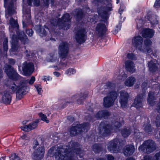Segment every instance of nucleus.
<instances>
[{
  "label": "nucleus",
  "mask_w": 160,
  "mask_h": 160,
  "mask_svg": "<svg viewBox=\"0 0 160 160\" xmlns=\"http://www.w3.org/2000/svg\"><path fill=\"white\" fill-rule=\"evenodd\" d=\"M68 148L59 144L52 147L48 151L50 155L55 156L56 160H75V154L81 158L84 155L83 151L81 149L79 144L77 142H70Z\"/></svg>",
  "instance_id": "nucleus-1"
},
{
  "label": "nucleus",
  "mask_w": 160,
  "mask_h": 160,
  "mask_svg": "<svg viewBox=\"0 0 160 160\" xmlns=\"http://www.w3.org/2000/svg\"><path fill=\"white\" fill-rule=\"evenodd\" d=\"M71 18L68 13L64 14L61 19L57 17L55 19L52 18L50 22L51 24L54 26H58L60 29L67 30L70 27Z\"/></svg>",
  "instance_id": "nucleus-2"
},
{
  "label": "nucleus",
  "mask_w": 160,
  "mask_h": 160,
  "mask_svg": "<svg viewBox=\"0 0 160 160\" xmlns=\"http://www.w3.org/2000/svg\"><path fill=\"white\" fill-rule=\"evenodd\" d=\"M35 80V78L34 76L32 77L30 80H21L20 82L19 88L16 92V98L20 99L22 97L23 95L26 94L28 92L26 91L27 89V84L28 83L30 85H32Z\"/></svg>",
  "instance_id": "nucleus-3"
},
{
  "label": "nucleus",
  "mask_w": 160,
  "mask_h": 160,
  "mask_svg": "<svg viewBox=\"0 0 160 160\" xmlns=\"http://www.w3.org/2000/svg\"><path fill=\"white\" fill-rule=\"evenodd\" d=\"M139 150L144 153H149L156 149V145L152 140L145 141L143 144L139 147Z\"/></svg>",
  "instance_id": "nucleus-4"
},
{
  "label": "nucleus",
  "mask_w": 160,
  "mask_h": 160,
  "mask_svg": "<svg viewBox=\"0 0 160 160\" xmlns=\"http://www.w3.org/2000/svg\"><path fill=\"white\" fill-rule=\"evenodd\" d=\"M90 128L88 123L83 124H77L76 126H72L70 129V134L75 136L83 132H87Z\"/></svg>",
  "instance_id": "nucleus-5"
},
{
  "label": "nucleus",
  "mask_w": 160,
  "mask_h": 160,
  "mask_svg": "<svg viewBox=\"0 0 160 160\" xmlns=\"http://www.w3.org/2000/svg\"><path fill=\"white\" fill-rule=\"evenodd\" d=\"M75 38L77 42L81 44L86 40L87 32L85 28H78L75 32Z\"/></svg>",
  "instance_id": "nucleus-6"
},
{
  "label": "nucleus",
  "mask_w": 160,
  "mask_h": 160,
  "mask_svg": "<svg viewBox=\"0 0 160 160\" xmlns=\"http://www.w3.org/2000/svg\"><path fill=\"white\" fill-rule=\"evenodd\" d=\"M58 54L60 58L64 60L69 52V44L66 42L61 43L58 48Z\"/></svg>",
  "instance_id": "nucleus-7"
},
{
  "label": "nucleus",
  "mask_w": 160,
  "mask_h": 160,
  "mask_svg": "<svg viewBox=\"0 0 160 160\" xmlns=\"http://www.w3.org/2000/svg\"><path fill=\"white\" fill-rule=\"evenodd\" d=\"M4 70L9 78L14 80H17L21 78L13 68L9 65H6L4 67Z\"/></svg>",
  "instance_id": "nucleus-8"
},
{
  "label": "nucleus",
  "mask_w": 160,
  "mask_h": 160,
  "mask_svg": "<svg viewBox=\"0 0 160 160\" xmlns=\"http://www.w3.org/2000/svg\"><path fill=\"white\" fill-rule=\"evenodd\" d=\"M98 4V10H111L112 4L109 0H93Z\"/></svg>",
  "instance_id": "nucleus-9"
},
{
  "label": "nucleus",
  "mask_w": 160,
  "mask_h": 160,
  "mask_svg": "<svg viewBox=\"0 0 160 160\" xmlns=\"http://www.w3.org/2000/svg\"><path fill=\"white\" fill-rule=\"evenodd\" d=\"M118 140L117 139H114L109 142L108 144V149L111 153H117L119 152V146L118 145Z\"/></svg>",
  "instance_id": "nucleus-10"
},
{
  "label": "nucleus",
  "mask_w": 160,
  "mask_h": 160,
  "mask_svg": "<svg viewBox=\"0 0 160 160\" xmlns=\"http://www.w3.org/2000/svg\"><path fill=\"white\" fill-rule=\"evenodd\" d=\"M129 95L126 92L122 90L120 92L119 102L121 106L123 108H126L127 106Z\"/></svg>",
  "instance_id": "nucleus-11"
},
{
  "label": "nucleus",
  "mask_w": 160,
  "mask_h": 160,
  "mask_svg": "<svg viewBox=\"0 0 160 160\" xmlns=\"http://www.w3.org/2000/svg\"><path fill=\"white\" fill-rule=\"evenodd\" d=\"M22 69L25 76L30 75L34 70V66L32 63L25 62L23 64Z\"/></svg>",
  "instance_id": "nucleus-12"
},
{
  "label": "nucleus",
  "mask_w": 160,
  "mask_h": 160,
  "mask_svg": "<svg viewBox=\"0 0 160 160\" xmlns=\"http://www.w3.org/2000/svg\"><path fill=\"white\" fill-rule=\"evenodd\" d=\"M44 153V147L41 146L34 152L32 158L34 160H40L43 158Z\"/></svg>",
  "instance_id": "nucleus-13"
},
{
  "label": "nucleus",
  "mask_w": 160,
  "mask_h": 160,
  "mask_svg": "<svg viewBox=\"0 0 160 160\" xmlns=\"http://www.w3.org/2000/svg\"><path fill=\"white\" fill-rule=\"evenodd\" d=\"M106 28L102 21L98 23L95 28V33L99 37L102 36L105 33Z\"/></svg>",
  "instance_id": "nucleus-14"
},
{
  "label": "nucleus",
  "mask_w": 160,
  "mask_h": 160,
  "mask_svg": "<svg viewBox=\"0 0 160 160\" xmlns=\"http://www.w3.org/2000/svg\"><path fill=\"white\" fill-rule=\"evenodd\" d=\"M0 102L6 105L9 104L12 100V96L8 91H5L2 93Z\"/></svg>",
  "instance_id": "nucleus-15"
},
{
  "label": "nucleus",
  "mask_w": 160,
  "mask_h": 160,
  "mask_svg": "<svg viewBox=\"0 0 160 160\" xmlns=\"http://www.w3.org/2000/svg\"><path fill=\"white\" fill-rule=\"evenodd\" d=\"M110 126L108 124L102 122L100 124L99 133L103 136L106 137L110 133Z\"/></svg>",
  "instance_id": "nucleus-16"
},
{
  "label": "nucleus",
  "mask_w": 160,
  "mask_h": 160,
  "mask_svg": "<svg viewBox=\"0 0 160 160\" xmlns=\"http://www.w3.org/2000/svg\"><path fill=\"white\" fill-rule=\"evenodd\" d=\"M39 122V119L36 120L28 125H24L21 126L20 128L22 130L25 132H29L35 129L37 127Z\"/></svg>",
  "instance_id": "nucleus-17"
},
{
  "label": "nucleus",
  "mask_w": 160,
  "mask_h": 160,
  "mask_svg": "<svg viewBox=\"0 0 160 160\" xmlns=\"http://www.w3.org/2000/svg\"><path fill=\"white\" fill-rule=\"evenodd\" d=\"M4 6L7 10H15L16 9V0H4Z\"/></svg>",
  "instance_id": "nucleus-18"
},
{
  "label": "nucleus",
  "mask_w": 160,
  "mask_h": 160,
  "mask_svg": "<svg viewBox=\"0 0 160 160\" xmlns=\"http://www.w3.org/2000/svg\"><path fill=\"white\" fill-rule=\"evenodd\" d=\"M23 20L22 21L23 26L26 27L31 22L30 11H23Z\"/></svg>",
  "instance_id": "nucleus-19"
},
{
  "label": "nucleus",
  "mask_w": 160,
  "mask_h": 160,
  "mask_svg": "<svg viewBox=\"0 0 160 160\" xmlns=\"http://www.w3.org/2000/svg\"><path fill=\"white\" fill-rule=\"evenodd\" d=\"M144 101L143 95L142 94H139L134 99L133 103V106L137 109L142 107V102Z\"/></svg>",
  "instance_id": "nucleus-20"
},
{
  "label": "nucleus",
  "mask_w": 160,
  "mask_h": 160,
  "mask_svg": "<svg viewBox=\"0 0 160 160\" xmlns=\"http://www.w3.org/2000/svg\"><path fill=\"white\" fill-rule=\"evenodd\" d=\"M125 66L126 70L131 73H133L136 71L135 65L131 60L126 61L125 63Z\"/></svg>",
  "instance_id": "nucleus-21"
},
{
  "label": "nucleus",
  "mask_w": 160,
  "mask_h": 160,
  "mask_svg": "<svg viewBox=\"0 0 160 160\" xmlns=\"http://www.w3.org/2000/svg\"><path fill=\"white\" fill-rule=\"evenodd\" d=\"M102 86L103 88L101 89L102 90L101 91V92L103 94H106L114 88L115 85L114 84L109 82L106 83L103 86Z\"/></svg>",
  "instance_id": "nucleus-22"
},
{
  "label": "nucleus",
  "mask_w": 160,
  "mask_h": 160,
  "mask_svg": "<svg viewBox=\"0 0 160 160\" xmlns=\"http://www.w3.org/2000/svg\"><path fill=\"white\" fill-rule=\"evenodd\" d=\"M135 148L134 146L132 145H127L124 148L123 150L124 155L128 156L132 155L134 152Z\"/></svg>",
  "instance_id": "nucleus-23"
},
{
  "label": "nucleus",
  "mask_w": 160,
  "mask_h": 160,
  "mask_svg": "<svg viewBox=\"0 0 160 160\" xmlns=\"http://www.w3.org/2000/svg\"><path fill=\"white\" fill-rule=\"evenodd\" d=\"M148 64L150 71L153 72L158 70V63L156 59L151 60L148 62Z\"/></svg>",
  "instance_id": "nucleus-24"
},
{
  "label": "nucleus",
  "mask_w": 160,
  "mask_h": 160,
  "mask_svg": "<svg viewBox=\"0 0 160 160\" xmlns=\"http://www.w3.org/2000/svg\"><path fill=\"white\" fill-rule=\"evenodd\" d=\"M143 42L142 37L140 36H135L132 39V43L133 46L136 48Z\"/></svg>",
  "instance_id": "nucleus-25"
},
{
  "label": "nucleus",
  "mask_w": 160,
  "mask_h": 160,
  "mask_svg": "<svg viewBox=\"0 0 160 160\" xmlns=\"http://www.w3.org/2000/svg\"><path fill=\"white\" fill-rule=\"evenodd\" d=\"M17 33L18 34V38L22 43L25 44L28 43L29 40L23 32L21 31L20 32L19 30H17Z\"/></svg>",
  "instance_id": "nucleus-26"
},
{
  "label": "nucleus",
  "mask_w": 160,
  "mask_h": 160,
  "mask_svg": "<svg viewBox=\"0 0 160 160\" xmlns=\"http://www.w3.org/2000/svg\"><path fill=\"white\" fill-rule=\"evenodd\" d=\"M154 31L151 29H146L143 30L142 32V36L144 38H151L154 34Z\"/></svg>",
  "instance_id": "nucleus-27"
},
{
  "label": "nucleus",
  "mask_w": 160,
  "mask_h": 160,
  "mask_svg": "<svg viewBox=\"0 0 160 160\" xmlns=\"http://www.w3.org/2000/svg\"><path fill=\"white\" fill-rule=\"evenodd\" d=\"M114 102L112 99H111L109 97L106 96L103 98V104L105 107H109L113 104Z\"/></svg>",
  "instance_id": "nucleus-28"
},
{
  "label": "nucleus",
  "mask_w": 160,
  "mask_h": 160,
  "mask_svg": "<svg viewBox=\"0 0 160 160\" xmlns=\"http://www.w3.org/2000/svg\"><path fill=\"white\" fill-rule=\"evenodd\" d=\"M145 18L150 21L152 25L156 24L158 23V21L157 20V17L156 16L153 15H151L150 14L148 13L145 17Z\"/></svg>",
  "instance_id": "nucleus-29"
},
{
  "label": "nucleus",
  "mask_w": 160,
  "mask_h": 160,
  "mask_svg": "<svg viewBox=\"0 0 160 160\" xmlns=\"http://www.w3.org/2000/svg\"><path fill=\"white\" fill-rule=\"evenodd\" d=\"M146 46L142 43L139 45L136 48L140 52L143 53H149L151 51V49H150L148 48H147Z\"/></svg>",
  "instance_id": "nucleus-30"
},
{
  "label": "nucleus",
  "mask_w": 160,
  "mask_h": 160,
  "mask_svg": "<svg viewBox=\"0 0 160 160\" xmlns=\"http://www.w3.org/2000/svg\"><path fill=\"white\" fill-rule=\"evenodd\" d=\"M110 115L109 112L107 110H102L99 111L96 114L95 117L97 118L102 117L106 118Z\"/></svg>",
  "instance_id": "nucleus-31"
},
{
  "label": "nucleus",
  "mask_w": 160,
  "mask_h": 160,
  "mask_svg": "<svg viewBox=\"0 0 160 160\" xmlns=\"http://www.w3.org/2000/svg\"><path fill=\"white\" fill-rule=\"evenodd\" d=\"M136 82L135 78L133 77H128L124 82L125 85L128 87L132 86Z\"/></svg>",
  "instance_id": "nucleus-32"
},
{
  "label": "nucleus",
  "mask_w": 160,
  "mask_h": 160,
  "mask_svg": "<svg viewBox=\"0 0 160 160\" xmlns=\"http://www.w3.org/2000/svg\"><path fill=\"white\" fill-rule=\"evenodd\" d=\"M8 38H4L3 44V50L2 51V49L0 48V54H2V53L5 54L7 51L8 49Z\"/></svg>",
  "instance_id": "nucleus-33"
},
{
  "label": "nucleus",
  "mask_w": 160,
  "mask_h": 160,
  "mask_svg": "<svg viewBox=\"0 0 160 160\" xmlns=\"http://www.w3.org/2000/svg\"><path fill=\"white\" fill-rule=\"evenodd\" d=\"M10 24L11 25L12 28H10V31H12L13 28L17 29V30H18L19 25H18L17 21H16L13 18H11L10 20Z\"/></svg>",
  "instance_id": "nucleus-34"
},
{
  "label": "nucleus",
  "mask_w": 160,
  "mask_h": 160,
  "mask_svg": "<svg viewBox=\"0 0 160 160\" xmlns=\"http://www.w3.org/2000/svg\"><path fill=\"white\" fill-rule=\"evenodd\" d=\"M108 11H98V13L100 16L103 19L107 20L108 18L109 14L108 12Z\"/></svg>",
  "instance_id": "nucleus-35"
},
{
  "label": "nucleus",
  "mask_w": 160,
  "mask_h": 160,
  "mask_svg": "<svg viewBox=\"0 0 160 160\" xmlns=\"http://www.w3.org/2000/svg\"><path fill=\"white\" fill-rule=\"evenodd\" d=\"M12 51H18L19 50H20V48L19 47V46L17 43H14V38L15 37V36L14 34H12Z\"/></svg>",
  "instance_id": "nucleus-36"
},
{
  "label": "nucleus",
  "mask_w": 160,
  "mask_h": 160,
  "mask_svg": "<svg viewBox=\"0 0 160 160\" xmlns=\"http://www.w3.org/2000/svg\"><path fill=\"white\" fill-rule=\"evenodd\" d=\"M20 84L18 85H16L14 82H11L9 86V88L11 89L12 92H14L16 90L17 91L19 88Z\"/></svg>",
  "instance_id": "nucleus-37"
},
{
  "label": "nucleus",
  "mask_w": 160,
  "mask_h": 160,
  "mask_svg": "<svg viewBox=\"0 0 160 160\" xmlns=\"http://www.w3.org/2000/svg\"><path fill=\"white\" fill-rule=\"evenodd\" d=\"M92 150L95 152H99L102 150L101 145L99 144H95L92 147Z\"/></svg>",
  "instance_id": "nucleus-38"
},
{
  "label": "nucleus",
  "mask_w": 160,
  "mask_h": 160,
  "mask_svg": "<svg viewBox=\"0 0 160 160\" xmlns=\"http://www.w3.org/2000/svg\"><path fill=\"white\" fill-rule=\"evenodd\" d=\"M88 96V94L85 93L84 94H81L80 96L79 99L77 100V103L78 104H81L82 103L83 100Z\"/></svg>",
  "instance_id": "nucleus-39"
},
{
  "label": "nucleus",
  "mask_w": 160,
  "mask_h": 160,
  "mask_svg": "<svg viewBox=\"0 0 160 160\" xmlns=\"http://www.w3.org/2000/svg\"><path fill=\"white\" fill-rule=\"evenodd\" d=\"M131 133V130L129 128H124L122 131V134L124 138L128 137Z\"/></svg>",
  "instance_id": "nucleus-40"
},
{
  "label": "nucleus",
  "mask_w": 160,
  "mask_h": 160,
  "mask_svg": "<svg viewBox=\"0 0 160 160\" xmlns=\"http://www.w3.org/2000/svg\"><path fill=\"white\" fill-rule=\"evenodd\" d=\"M155 99L153 96V93L149 92L148 94V98L147 99L148 102L150 104L152 105L153 101Z\"/></svg>",
  "instance_id": "nucleus-41"
},
{
  "label": "nucleus",
  "mask_w": 160,
  "mask_h": 160,
  "mask_svg": "<svg viewBox=\"0 0 160 160\" xmlns=\"http://www.w3.org/2000/svg\"><path fill=\"white\" fill-rule=\"evenodd\" d=\"M108 96L114 101L118 97V94L116 92L112 91L110 92L109 95Z\"/></svg>",
  "instance_id": "nucleus-42"
},
{
  "label": "nucleus",
  "mask_w": 160,
  "mask_h": 160,
  "mask_svg": "<svg viewBox=\"0 0 160 160\" xmlns=\"http://www.w3.org/2000/svg\"><path fill=\"white\" fill-rule=\"evenodd\" d=\"M57 58L55 57L54 54L53 53L50 54L49 56L47 57V60L48 62H54L57 60Z\"/></svg>",
  "instance_id": "nucleus-43"
},
{
  "label": "nucleus",
  "mask_w": 160,
  "mask_h": 160,
  "mask_svg": "<svg viewBox=\"0 0 160 160\" xmlns=\"http://www.w3.org/2000/svg\"><path fill=\"white\" fill-rule=\"evenodd\" d=\"M121 126V124L118 122H115L112 125V129H114L116 132L119 130V128Z\"/></svg>",
  "instance_id": "nucleus-44"
},
{
  "label": "nucleus",
  "mask_w": 160,
  "mask_h": 160,
  "mask_svg": "<svg viewBox=\"0 0 160 160\" xmlns=\"http://www.w3.org/2000/svg\"><path fill=\"white\" fill-rule=\"evenodd\" d=\"M84 16L82 11H78L75 16L76 18L77 21L81 20Z\"/></svg>",
  "instance_id": "nucleus-45"
},
{
  "label": "nucleus",
  "mask_w": 160,
  "mask_h": 160,
  "mask_svg": "<svg viewBox=\"0 0 160 160\" xmlns=\"http://www.w3.org/2000/svg\"><path fill=\"white\" fill-rule=\"evenodd\" d=\"M143 127L145 131L146 132H151L152 131L151 126L149 124H145Z\"/></svg>",
  "instance_id": "nucleus-46"
},
{
  "label": "nucleus",
  "mask_w": 160,
  "mask_h": 160,
  "mask_svg": "<svg viewBox=\"0 0 160 160\" xmlns=\"http://www.w3.org/2000/svg\"><path fill=\"white\" fill-rule=\"evenodd\" d=\"M39 116L41 118V119L42 121L48 123L49 122V121L48 120L47 116L46 115L42 113H39L38 114Z\"/></svg>",
  "instance_id": "nucleus-47"
},
{
  "label": "nucleus",
  "mask_w": 160,
  "mask_h": 160,
  "mask_svg": "<svg viewBox=\"0 0 160 160\" xmlns=\"http://www.w3.org/2000/svg\"><path fill=\"white\" fill-rule=\"evenodd\" d=\"M144 45L150 49H151L150 46L151 45L152 42L150 39H146L144 41Z\"/></svg>",
  "instance_id": "nucleus-48"
},
{
  "label": "nucleus",
  "mask_w": 160,
  "mask_h": 160,
  "mask_svg": "<svg viewBox=\"0 0 160 160\" xmlns=\"http://www.w3.org/2000/svg\"><path fill=\"white\" fill-rule=\"evenodd\" d=\"M127 58L130 59L136 60L137 59L135 55L133 53H128L127 55Z\"/></svg>",
  "instance_id": "nucleus-49"
},
{
  "label": "nucleus",
  "mask_w": 160,
  "mask_h": 160,
  "mask_svg": "<svg viewBox=\"0 0 160 160\" xmlns=\"http://www.w3.org/2000/svg\"><path fill=\"white\" fill-rule=\"evenodd\" d=\"M127 77V75L123 72H121L120 75L118 77V78L119 80H124Z\"/></svg>",
  "instance_id": "nucleus-50"
},
{
  "label": "nucleus",
  "mask_w": 160,
  "mask_h": 160,
  "mask_svg": "<svg viewBox=\"0 0 160 160\" xmlns=\"http://www.w3.org/2000/svg\"><path fill=\"white\" fill-rule=\"evenodd\" d=\"M75 70L72 68H69L68 69L66 72V73L67 74L69 75L71 74H74L75 73Z\"/></svg>",
  "instance_id": "nucleus-51"
},
{
  "label": "nucleus",
  "mask_w": 160,
  "mask_h": 160,
  "mask_svg": "<svg viewBox=\"0 0 160 160\" xmlns=\"http://www.w3.org/2000/svg\"><path fill=\"white\" fill-rule=\"evenodd\" d=\"M39 35L42 37L45 36L46 35V32L44 28H41L39 32Z\"/></svg>",
  "instance_id": "nucleus-52"
},
{
  "label": "nucleus",
  "mask_w": 160,
  "mask_h": 160,
  "mask_svg": "<svg viewBox=\"0 0 160 160\" xmlns=\"http://www.w3.org/2000/svg\"><path fill=\"white\" fill-rule=\"evenodd\" d=\"M156 122L157 126H160V114L157 116L156 118Z\"/></svg>",
  "instance_id": "nucleus-53"
},
{
  "label": "nucleus",
  "mask_w": 160,
  "mask_h": 160,
  "mask_svg": "<svg viewBox=\"0 0 160 160\" xmlns=\"http://www.w3.org/2000/svg\"><path fill=\"white\" fill-rule=\"evenodd\" d=\"M153 6L156 8L160 7V0H156Z\"/></svg>",
  "instance_id": "nucleus-54"
},
{
  "label": "nucleus",
  "mask_w": 160,
  "mask_h": 160,
  "mask_svg": "<svg viewBox=\"0 0 160 160\" xmlns=\"http://www.w3.org/2000/svg\"><path fill=\"white\" fill-rule=\"evenodd\" d=\"M153 160H160V151L156 154L153 158Z\"/></svg>",
  "instance_id": "nucleus-55"
},
{
  "label": "nucleus",
  "mask_w": 160,
  "mask_h": 160,
  "mask_svg": "<svg viewBox=\"0 0 160 160\" xmlns=\"http://www.w3.org/2000/svg\"><path fill=\"white\" fill-rule=\"evenodd\" d=\"M33 5L35 6H38L40 4L39 0H33Z\"/></svg>",
  "instance_id": "nucleus-56"
},
{
  "label": "nucleus",
  "mask_w": 160,
  "mask_h": 160,
  "mask_svg": "<svg viewBox=\"0 0 160 160\" xmlns=\"http://www.w3.org/2000/svg\"><path fill=\"white\" fill-rule=\"evenodd\" d=\"M82 8H80L78 9H76L75 10H89L90 9L88 7V6L87 5H86L85 6V7H82Z\"/></svg>",
  "instance_id": "nucleus-57"
},
{
  "label": "nucleus",
  "mask_w": 160,
  "mask_h": 160,
  "mask_svg": "<svg viewBox=\"0 0 160 160\" xmlns=\"http://www.w3.org/2000/svg\"><path fill=\"white\" fill-rule=\"evenodd\" d=\"M26 32L29 36H32L33 33V31L32 29H29L26 31Z\"/></svg>",
  "instance_id": "nucleus-58"
},
{
  "label": "nucleus",
  "mask_w": 160,
  "mask_h": 160,
  "mask_svg": "<svg viewBox=\"0 0 160 160\" xmlns=\"http://www.w3.org/2000/svg\"><path fill=\"white\" fill-rule=\"evenodd\" d=\"M25 55L27 57H29L30 56H32V53L29 51H28L27 50H26L25 51Z\"/></svg>",
  "instance_id": "nucleus-59"
},
{
  "label": "nucleus",
  "mask_w": 160,
  "mask_h": 160,
  "mask_svg": "<svg viewBox=\"0 0 160 160\" xmlns=\"http://www.w3.org/2000/svg\"><path fill=\"white\" fill-rule=\"evenodd\" d=\"M17 156L16 155V154L15 153H13L12 154L10 157V158L11 160H14L17 158Z\"/></svg>",
  "instance_id": "nucleus-60"
},
{
  "label": "nucleus",
  "mask_w": 160,
  "mask_h": 160,
  "mask_svg": "<svg viewBox=\"0 0 160 160\" xmlns=\"http://www.w3.org/2000/svg\"><path fill=\"white\" fill-rule=\"evenodd\" d=\"M106 158L108 160H113L114 159L113 156L111 155H107Z\"/></svg>",
  "instance_id": "nucleus-61"
},
{
  "label": "nucleus",
  "mask_w": 160,
  "mask_h": 160,
  "mask_svg": "<svg viewBox=\"0 0 160 160\" xmlns=\"http://www.w3.org/2000/svg\"><path fill=\"white\" fill-rule=\"evenodd\" d=\"M121 28V25H120V24H119L117 26V29H116L113 32V33L114 34L117 33L118 30H119Z\"/></svg>",
  "instance_id": "nucleus-62"
},
{
  "label": "nucleus",
  "mask_w": 160,
  "mask_h": 160,
  "mask_svg": "<svg viewBox=\"0 0 160 160\" xmlns=\"http://www.w3.org/2000/svg\"><path fill=\"white\" fill-rule=\"evenodd\" d=\"M38 92V93L39 94H40L41 91V88L40 86H35Z\"/></svg>",
  "instance_id": "nucleus-63"
},
{
  "label": "nucleus",
  "mask_w": 160,
  "mask_h": 160,
  "mask_svg": "<svg viewBox=\"0 0 160 160\" xmlns=\"http://www.w3.org/2000/svg\"><path fill=\"white\" fill-rule=\"evenodd\" d=\"M8 62L9 64L13 65L15 64V61L14 59H9Z\"/></svg>",
  "instance_id": "nucleus-64"
}]
</instances>
